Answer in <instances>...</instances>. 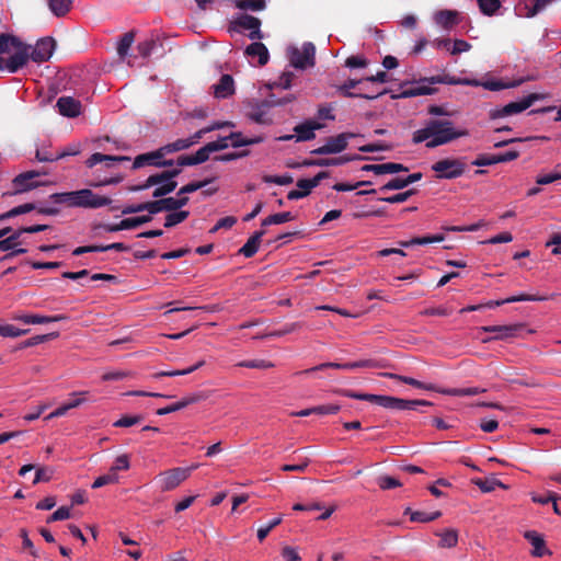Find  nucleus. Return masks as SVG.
I'll return each mask as SVG.
<instances>
[{
    "instance_id": "obj_1",
    "label": "nucleus",
    "mask_w": 561,
    "mask_h": 561,
    "mask_svg": "<svg viewBox=\"0 0 561 561\" xmlns=\"http://www.w3.org/2000/svg\"><path fill=\"white\" fill-rule=\"evenodd\" d=\"M469 135L467 129L457 130L449 119H430L425 126L412 135L414 145L425 141V147L433 149Z\"/></svg>"
},
{
    "instance_id": "obj_2",
    "label": "nucleus",
    "mask_w": 561,
    "mask_h": 561,
    "mask_svg": "<svg viewBox=\"0 0 561 561\" xmlns=\"http://www.w3.org/2000/svg\"><path fill=\"white\" fill-rule=\"evenodd\" d=\"M467 170L466 158H445L432 164V171L438 180H454Z\"/></svg>"
},
{
    "instance_id": "obj_3",
    "label": "nucleus",
    "mask_w": 561,
    "mask_h": 561,
    "mask_svg": "<svg viewBox=\"0 0 561 561\" xmlns=\"http://www.w3.org/2000/svg\"><path fill=\"white\" fill-rule=\"evenodd\" d=\"M290 65L296 69L313 67L316 62V47L311 42L302 44L301 48L291 47L288 50Z\"/></svg>"
},
{
    "instance_id": "obj_4",
    "label": "nucleus",
    "mask_w": 561,
    "mask_h": 561,
    "mask_svg": "<svg viewBox=\"0 0 561 561\" xmlns=\"http://www.w3.org/2000/svg\"><path fill=\"white\" fill-rule=\"evenodd\" d=\"M541 99H543L542 94L530 93L520 101L511 102L502 107L491 110L490 118L495 119V118H500V117L518 114V113L529 108L534 104V102L539 101Z\"/></svg>"
},
{
    "instance_id": "obj_5",
    "label": "nucleus",
    "mask_w": 561,
    "mask_h": 561,
    "mask_svg": "<svg viewBox=\"0 0 561 561\" xmlns=\"http://www.w3.org/2000/svg\"><path fill=\"white\" fill-rule=\"evenodd\" d=\"M376 404L396 411H414L417 407H431L432 402L426 400H408L391 396L377 394Z\"/></svg>"
},
{
    "instance_id": "obj_6",
    "label": "nucleus",
    "mask_w": 561,
    "mask_h": 561,
    "mask_svg": "<svg viewBox=\"0 0 561 561\" xmlns=\"http://www.w3.org/2000/svg\"><path fill=\"white\" fill-rule=\"evenodd\" d=\"M260 27V19L249 14H240L230 23L229 31L241 33L243 30H250L249 38L254 41L263 38Z\"/></svg>"
},
{
    "instance_id": "obj_7",
    "label": "nucleus",
    "mask_w": 561,
    "mask_h": 561,
    "mask_svg": "<svg viewBox=\"0 0 561 561\" xmlns=\"http://www.w3.org/2000/svg\"><path fill=\"white\" fill-rule=\"evenodd\" d=\"M355 136L354 133H342L336 136L328 137L323 146L311 150V154L323 156L340 153L347 148L348 140Z\"/></svg>"
},
{
    "instance_id": "obj_8",
    "label": "nucleus",
    "mask_w": 561,
    "mask_h": 561,
    "mask_svg": "<svg viewBox=\"0 0 561 561\" xmlns=\"http://www.w3.org/2000/svg\"><path fill=\"white\" fill-rule=\"evenodd\" d=\"M190 468H173L161 472L157 477V483L159 484L161 491H171L179 486L183 481H185L190 476Z\"/></svg>"
},
{
    "instance_id": "obj_9",
    "label": "nucleus",
    "mask_w": 561,
    "mask_h": 561,
    "mask_svg": "<svg viewBox=\"0 0 561 561\" xmlns=\"http://www.w3.org/2000/svg\"><path fill=\"white\" fill-rule=\"evenodd\" d=\"M378 367H380V364H379V362H377L375 359H362V360L345 363V364L323 363V364L317 365L312 368L305 369V370L300 371L299 374H310L312 371L324 370L327 368L350 370V369H356V368H378Z\"/></svg>"
},
{
    "instance_id": "obj_10",
    "label": "nucleus",
    "mask_w": 561,
    "mask_h": 561,
    "mask_svg": "<svg viewBox=\"0 0 561 561\" xmlns=\"http://www.w3.org/2000/svg\"><path fill=\"white\" fill-rule=\"evenodd\" d=\"M77 193V207L95 209L112 203L110 197L98 195L89 188L79 190Z\"/></svg>"
},
{
    "instance_id": "obj_11",
    "label": "nucleus",
    "mask_w": 561,
    "mask_h": 561,
    "mask_svg": "<svg viewBox=\"0 0 561 561\" xmlns=\"http://www.w3.org/2000/svg\"><path fill=\"white\" fill-rule=\"evenodd\" d=\"M368 157H363L359 154H346L336 158H319V159H306L304 160L300 165L302 167H336V165H343L350 161L354 160H368Z\"/></svg>"
},
{
    "instance_id": "obj_12",
    "label": "nucleus",
    "mask_w": 561,
    "mask_h": 561,
    "mask_svg": "<svg viewBox=\"0 0 561 561\" xmlns=\"http://www.w3.org/2000/svg\"><path fill=\"white\" fill-rule=\"evenodd\" d=\"M181 172H182L181 168L178 167L174 169L164 170L160 173L151 174L150 176L147 178V180L142 184L131 186L129 188V191H131V192L145 191L151 186L158 185L159 183H161L164 180L174 181V179L176 176H179L181 174Z\"/></svg>"
},
{
    "instance_id": "obj_13",
    "label": "nucleus",
    "mask_w": 561,
    "mask_h": 561,
    "mask_svg": "<svg viewBox=\"0 0 561 561\" xmlns=\"http://www.w3.org/2000/svg\"><path fill=\"white\" fill-rule=\"evenodd\" d=\"M13 48H15L16 51L3 62V68H5L11 73L16 72L19 69L25 66L27 60L31 58V47L23 44L22 42L20 46H14Z\"/></svg>"
},
{
    "instance_id": "obj_14",
    "label": "nucleus",
    "mask_w": 561,
    "mask_h": 561,
    "mask_svg": "<svg viewBox=\"0 0 561 561\" xmlns=\"http://www.w3.org/2000/svg\"><path fill=\"white\" fill-rule=\"evenodd\" d=\"M519 157L518 150H508L497 154H480L472 161L473 165L486 167L516 160Z\"/></svg>"
},
{
    "instance_id": "obj_15",
    "label": "nucleus",
    "mask_w": 561,
    "mask_h": 561,
    "mask_svg": "<svg viewBox=\"0 0 561 561\" xmlns=\"http://www.w3.org/2000/svg\"><path fill=\"white\" fill-rule=\"evenodd\" d=\"M55 45L56 42L51 37L41 38L30 53L31 59L38 64L47 61L54 53Z\"/></svg>"
},
{
    "instance_id": "obj_16",
    "label": "nucleus",
    "mask_w": 561,
    "mask_h": 561,
    "mask_svg": "<svg viewBox=\"0 0 561 561\" xmlns=\"http://www.w3.org/2000/svg\"><path fill=\"white\" fill-rule=\"evenodd\" d=\"M524 329V324L515 323L510 325H486L482 327L481 330L488 333H495L491 339L484 340V342L491 340H507L516 336L517 332Z\"/></svg>"
},
{
    "instance_id": "obj_17",
    "label": "nucleus",
    "mask_w": 561,
    "mask_h": 561,
    "mask_svg": "<svg viewBox=\"0 0 561 561\" xmlns=\"http://www.w3.org/2000/svg\"><path fill=\"white\" fill-rule=\"evenodd\" d=\"M324 125L313 119H307L294 127L296 141H309L316 138V130L322 129Z\"/></svg>"
},
{
    "instance_id": "obj_18",
    "label": "nucleus",
    "mask_w": 561,
    "mask_h": 561,
    "mask_svg": "<svg viewBox=\"0 0 561 561\" xmlns=\"http://www.w3.org/2000/svg\"><path fill=\"white\" fill-rule=\"evenodd\" d=\"M46 174V171H26L16 175L13 180V184L16 188V192H27L37 187L39 183L34 182L33 180L37 176Z\"/></svg>"
},
{
    "instance_id": "obj_19",
    "label": "nucleus",
    "mask_w": 561,
    "mask_h": 561,
    "mask_svg": "<svg viewBox=\"0 0 561 561\" xmlns=\"http://www.w3.org/2000/svg\"><path fill=\"white\" fill-rule=\"evenodd\" d=\"M56 106L58 112L66 117H77L81 114V102L72 96H61Z\"/></svg>"
},
{
    "instance_id": "obj_20",
    "label": "nucleus",
    "mask_w": 561,
    "mask_h": 561,
    "mask_svg": "<svg viewBox=\"0 0 561 561\" xmlns=\"http://www.w3.org/2000/svg\"><path fill=\"white\" fill-rule=\"evenodd\" d=\"M408 170V167H405L404 164L396 162H387L382 164H365L362 167V171L373 172L377 175L407 172Z\"/></svg>"
},
{
    "instance_id": "obj_21",
    "label": "nucleus",
    "mask_w": 561,
    "mask_h": 561,
    "mask_svg": "<svg viewBox=\"0 0 561 561\" xmlns=\"http://www.w3.org/2000/svg\"><path fill=\"white\" fill-rule=\"evenodd\" d=\"M524 537L531 543L533 550L531 556L541 558L546 554H551V551L547 549L543 537L536 530H527Z\"/></svg>"
},
{
    "instance_id": "obj_22",
    "label": "nucleus",
    "mask_w": 561,
    "mask_h": 561,
    "mask_svg": "<svg viewBox=\"0 0 561 561\" xmlns=\"http://www.w3.org/2000/svg\"><path fill=\"white\" fill-rule=\"evenodd\" d=\"M162 158H164V154H163L161 148H158L157 150H153L150 152L138 154L134 159L133 169L136 170V169H140L142 167H146V165H151V167L158 168L159 161Z\"/></svg>"
},
{
    "instance_id": "obj_23",
    "label": "nucleus",
    "mask_w": 561,
    "mask_h": 561,
    "mask_svg": "<svg viewBox=\"0 0 561 561\" xmlns=\"http://www.w3.org/2000/svg\"><path fill=\"white\" fill-rule=\"evenodd\" d=\"M364 79L356 80V79H348L345 81L341 87H339V91L345 96V98H362L366 100H374L385 93H387V90L377 92L376 94H365V93H354L351 92V89H354L356 85L360 84Z\"/></svg>"
},
{
    "instance_id": "obj_24",
    "label": "nucleus",
    "mask_w": 561,
    "mask_h": 561,
    "mask_svg": "<svg viewBox=\"0 0 561 561\" xmlns=\"http://www.w3.org/2000/svg\"><path fill=\"white\" fill-rule=\"evenodd\" d=\"M549 299V297L547 296H536V295H527V294H520V295H517V296H512V297H508L506 299H503V300H491V301H488L485 304H481L482 305V309H485V308H494V307H499V306H502L504 304H512V302H518V301H545Z\"/></svg>"
},
{
    "instance_id": "obj_25",
    "label": "nucleus",
    "mask_w": 561,
    "mask_h": 561,
    "mask_svg": "<svg viewBox=\"0 0 561 561\" xmlns=\"http://www.w3.org/2000/svg\"><path fill=\"white\" fill-rule=\"evenodd\" d=\"M214 95L217 99H227L234 94V81L232 76L222 75L214 87Z\"/></svg>"
},
{
    "instance_id": "obj_26",
    "label": "nucleus",
    "mask_w": 561,
    "mask_h": 561,
    "mask_svg": "<svg viewBox=\"0 0 561 561\" xmlns=\"http://www.w3.org/2000/svg\"><path fill=\"white\" fill-rule=\"evenodd\" d=\"M14 320L21 321L26 324H43L49 322H57L66 320L67 317L65 314L57 316H42V314H16L13 318Z\"/></svg>"
},
{
    "instance_id": "obj_27",
    "label": "nucleus",
    "mask_w": 561,
    "mask_h": 561,
    "mask_svg": "<svg viewBox=\"0 0 561 561\" xmlns=\"http://www.w3.org/2000/svg\"><path fill=\"white\" fill-rule=\"evenodd\" d=\"M248 57H257L259 66H265L268 62L270 54L266 46L261 42L251 43L244 50Z\"/></svg>"
},
{
    "instance_id": "obj_28",
    "label": "nucleus",
    "mask_w": 561,
    "mask_h": 561,
    "mask_svg": "<svg viewBox=\"0 0 561 561\" xmlns=\"http://www.w3.org/2000/svg\"><path fill=\"white\" fill-rule=\"evenodd\" d=\"M424 79L421 80L416 85L404 88L398 95H393L392 98H401V99H408V98H414L419 95H431L435 92L434 88H431L428 85L424 84Z\"/></svg>"
},
{
    "instance_id": "obj_29",
    "label": "nucleus",
    "mask_w": 561,
    "mask_h": 561,
    "mask_svg": "<svg viewBox=\"0 0 561 561\" xmlns=\"http://www.w3.org/2000/svg\"><path fill=\"white\" fill-rule=\"evenodd\" d=\"M128 160H130V158L125 156H110L95 152L85 161V164L88 168H93L98 163L105 162L106 167H112L115 162Z\"/></svg>"
},
{
    "instance_id": "obj_30",
    "label": "nucleus",
    "mask_w": 561,
    "mask_h": 561,
    "mask_svg": "<svg viewBox=\"0 0 561 561\" xmlns=\"http://www.w3.org/2000/svg\"><path fill=\"white\" fill-rule=\"evenodd\" d=\"M264 234L265 230L255 231L239 250V253L245 257L254 256L259 250L261 239Z\"/></svg>"
},
{
    "instance_id": "obj_31",
    "label": "nucleus",
    "mask_w": 561,
    "mask_h": 561,
    "mask_svg": "<svg viewBox=\"0 0 561 561\" xmlns=\"http://www.w3.org/2000/svg\"><path fill=\"white\" fill-rule=\"evenodd\" d=\"M382 376L390 378V379L399 380L403 383L413 386L419 389L438 391V392L440 391L433 383H424V382L419 381L412 377H407V376H402V375H398V374H393V373H385V374H382Z\"/></svg>"
},
{
    "instance_id": "obj_32",
    "label": "nucleus",
    "mask_w": 561,
    "mask_h": 561,
    "mask_svg": "<svg viewBox=\"0 0 561 561\" xmlns=\"http://www.w3.org/2000/svg\"><path fill=\"white\" fill-rule=\"evenodd\" d=\"M435 22L444 28H451L458 24V12L453 10H440L435 13Z\"/></svg>"
},
{
    "instance_id": "obj_33",
    "label": "nucleus",
    "mask_w": 561,
    "mask_h": 561,
    "mask_svg": "<svg viewBox=\"0 0 561 561\" xmlns=\"http://www.w3.org/2000/svg\"><path fill=\"white\" fill-rule=\"evenodd\" d=\"M404 515L410 516V520L414 523H430L436 520L442 516L440 511H435L433 513H425L422 511H412L410 507L404 510Z\"/></svg>"
},
{
    "instance_id": "obj_34",
    "label": "nucleus",
    "mask_w": 561,
    "mask_h": 561,
    "mask_svg": "<svg viewBox=\"0 0 561 561\" xmlns=\"http://www.w3.org/2000/svg\"><path fill=\"white\" fill-rule=\"evenodd\" d=\"M435 535L440 537L438 542V547L440 548H454L458 543V531L454 528L436 531Z\"/></svg>"
},
{
    "instance_id": "obj_35",
    "label": "nucleus",
    "mask_w": 561,
    "mask_h": 561,
    "mask_svg": "<svg viewBox=\"0 0 561 561\" xmlns=\"http://www.w3.org/2000/svg\"><path fill=\"white\" fill-rule=\"evenodd\" d=\"M161 211H173L171 197H160L148 202V213L150 216Z\"/></svg>"
},
{
    "instance_id": "obj_36",
    "label": "nucleus",
    "mask_w": 561,
    "mask_h": 561,
    "mask_svg": "<svg viewBox=\"0 0 561 561\" xmlns=\"http://www.w3.org/2000/svg\"><path fill=\"white\" fill-rule=\"evenodd\" d=\"M77 191L54 193L49 199L55 204H66L69 207H77Z\"/></svg>"
},
{
    "instance_id": "obj_37",
    "label": "nucleus",
    "mask_w": 561,
    "mask_h": 561,
    "mask_svg": "<svg viewBox=\"0 0 561 561\" xmlns=\"http://www.w3.org/2000/svg\"><path fill=\"white\" fill-rule=\"evenodd\" d=\"M424 81H428V83H448V84H467V85H478L479 81L474 79H455L443 76H436L431 78H425Z\"/></svg>"
},
{
    "instance_id": "obj_38",
    "label": "nucleus",
    "mask_w": 561,
    "mask_h": 561,
    "mask_svg": "<svg viewBox=\"0 0 561 561\" xmlns=\"http://www.w3.org/2000/svg\"><path fill=\"white\" fill-rule=\"evenodd\" d=\"M50 11L58 18L65 16L71 9L72 0H47Z\"/></svg>"
},
{
    "instance_id": "obj_39",
    "label": "nucleus",
    "mask_w": 561,
    "mask_h": 561,
    "mask_svg": "<svg viewBox=\"0 0 561 561\" xmlns=\"http://www.w3.org/2000/svg\"><path fill=\"white\" fill-rule=\"evenodd\" d=\"M519 81H512V82H503L502 80H486L484 82H480L478 85H482L484 89L490 91H500L503 89L514 88L520 84Z\"/></svg>"
},
{
    "instance_id": "obj_40",
    "label": "nucleus",
    "mask_w": 561,
    "mask_h": 561,
    "mask_svg": "<svg viewBox=\"0 0 561 561\" xmlns=\"http://www.w3.org/2000/svg\"><path fill=\"white\" fill-rule=\"evenodd\" d=\"M228 137H229V140L232 141L231 146L234 148L259 144L263 140L262 137H254V138L243 137L241 133H231Z\"/></svg>"
},
{
    "instance_id": "obj_41",
    "label": "nucleus",
    "mask_w": 561,
    "mask_h": 561,
    "mask_svg": "<svg viewBox=\"0 0 561 561\" xmlns=\"http://www.w3.org/2000/svg\"><path fill=\"white\" fill-rule=\"evenodd\" d=\"M472 482L482 491V492H492L495 490L496 486H503V483L495 479V478H486V479H481V478H477V479H473Z\"/></svg>"
},
{
    "instance_id": "obj_42",
    "label": "nucleus",
    "mask_w": 561,
    "mask_h": 561,
    "mask_svg": "<svg viewBox=\"0 0 561 561\" xmlns=\"http://www.w3.org/2000/svg\"><path fill=\"white\" fill-rule=\"evenodd\" d=\"M156 186L157 187L153 190L152 196L154 198H160V197H164L168 194L172 193L176 188L178 182L164 180Z\"/></svg>"
},
{
    "instance_id": "obj_43",
    "label": "nucleus",
    "mask_w": 561,
    "mask_h": 561,
    "mask_svg": "<svg viewBox=\"0 0 561 561\" xmlns=\"http://www.w3.org/2000/svg\"><path fill=\"white\" fill-rule=\"evenodd\" d=\"M191 146H192V141H188L186 139H178L175 141L167 144L160 148L165 157L167 154L188 149Z\"/></svg>"
},
{
    "instance_id": "obj_44",
    "label": "nucleus",
    "mask_w": 561,
    "mask_h": 561,
    "mask_svg": "<svg viewBox=\"0 0 561 561\" xmlns=\"http://www.w3.org/2000/svg\"><path fill=\"white\" fill-rule=\"evenodd\" d=\"M188 216H190V213L187 210L170 211V214H168L165 216L164 227L165 228L174 227L178 224L183 222Z\"/></svg>"
},
{
    "instance_id": "obj_45",
    "label": "nucleus",
    "mask_w": 561,
    "mask_h": 561,
    "mask_svg": "<svg viewBox=\"0 0 561 561\" xmlns=\"http://www.w3.org/2000/svg\"><path fill=\"white\" fill-rule=\"evenodd\" d=\"M484 389H480L478 387H470V388H454V389H447V390H440V393L448 394V396H456V397H469V396H476L481 392H483Z\"/></svg>"
},
{
    "instance_id": "obj_46",
    "label": "nucleus",
    "mask_w": 561,
    "mask_h": 561,
    "mask_svg": "<svg viewBox=\"0 0 561 561\" xmlns=\"http://www.w3.org/2000/svg\"><path fill=\"white\" fill-rule=\"evenodd\" d=\"M265 5L264 0H236V7L244 11H261Z\"/></svg>"
},
{
    "instance_id": "obj_47",
    "label": "nucleus",
    "mask_w": 561,
    "mask_h": 561,
    "mask_svg": "<svg viewBox=\"0 0 561 561\" xmlns=\"http://www.w3.org/2000/svg\"><path fill=\"white\" fill-rule=\"evenodd\" d=\"M20 45L21 41L18 37L5 33L0 34V54H8L10 47Z\"/></svg>"
},
{
    "instance_id": "obj_48",
    "label": "nucleus",
    "mask_w": 561,
    "mask_h": 561,
    "mask_svg": "<svg viewBox=\"0 0 561 561\" xmlns=\"http://www.w3.org/2000/svg\"><path fill=\"white\" fill-rule=\"evenodd\" d=\"M133 43H134V33L133 32H127L121 37L118 45H117V54L119 55L121 58L126 57Z\"/></svg>"
},
{
    "instance_id": "obj_49",
    "label": "nucleus",
    "mask_w": 561,
    "mask_h": 561,
    "mask_svg": "<svg viewBox=\"0 0 561 561\" xmlns=\"http://www.w3.org/2000/svg\"><path fill=\"white\" fill-rule=\"evenodd\" d=\"M205 365V360H199L197 362L195 365L188 367V368H185V369H178V370H169V371H160L156 375V377H175V376H184V375H188L193 371H195L196 369L201 368L202 366Z\"/></svg>"
},
{
    "instance_id": "obj_50",
    "label": "nucleus",
    "mask_w": 561,
    "mask_h": 561,
    "mask_svg": "<svg viewBox=\"0 0 561 561\" xmlns=\"http://www.w3.org/2000/svg\"><path fill=\"white\" fill-rule=\"evenodd\" d=\"M24 232L21 231V228L14 231L12 234H10L8 238L0 240V251H10L13 250L18 244L19 238Z\"/></svg>"
},
{
    "instance_id": "obj_51",
    "label": "nucleus",
    "mask_w": 561,
    "mask_h": 561,
    "mask_svg": "<svg viewBox=\"0 0 561 561\" xmlns=\"http://www.w3.org/2000/svg\"><path fill=\"white\" fill-rule=\"evenodd\" d=\"M213 180L211 179H206V180H203V181H197V182H191L184 186H182L179 191H178V196H181V195H185L186 194H191V193H194L203 187H205L206 185H208Z\"/></svg>"
},
{
    "instance_id": "obj_52",
    "label": "nucleus",
    "mask_w": 561,
    "mask_h": 561,
    "mask_svg": "<svg viewBox=\"0 0 561 561\" xmlns=\"http://www.w3.org/2000/svg\"><path fill=\"white\" fill-rule=\"evenodd\" d=\"M239 367L255 368V369H268L273 368L274 364L265 359H251L242 360L237 364Z\"/></svg>"
},
{
    "instance_id": "obj_53",
    "label": "nucleus",
    "mask_w": 561,
    "mask_h": 561,
    "mask_svg": "<svg viewBox=\"0 0 561 561\" xmlns=\"http://www.w3.org/2000/svg\"><path fill=\"white\" fill-rule=\"evenodd\" d=\"M481 12L485 15H493L501 7L500 0H477Z\"/></svg>"
},
{
    "instance_id": "obj_54",
    "label": "nucleus",
    "mask_w": 561,
    "mask_h": 561,
    "mask_svg": "<svg viewBox=\"0 0 561 561\" xmlns=\"http://www.w3.org/2000/svg\"><path fill=\"white\" fill-rule=\"evenodd\" d=\"M118 482V474L115 472H112L111 470L103 476H100L96 478L92 484L93 489H98L107 484H114Z\"/></svg>"
},
{
    "instance_id": "obj_55",
    "label": "nucleus",
    "mask_w": 561,
    "mask_h": 561,
    "mask_svg": "<svg viewBox=\"0 0 561 561\" xmlns=\"http://www.w3.org/2000/svg\"><path fill=\"white\" fill-rule=\"evenodd\" d=\"M377 484L381 490H391L402 485L397 478L386 474L377 478Z\"/></svg>"
},
{
    "instance_id": "obj_56",
    "label": "nucleus",
    "mask_w": 561,
    "mask_h": 561,
    "mask_svg": "<svg viewBox=\"0 0 561 561\" xmlns=\"http://www.w3.org/2000/svg\"><path fill=\"white\" fill-rule=\"evenodd\" d=\"M282 516H277L273 518L267 525L260 527L257 529L259 541L262 542L268 536V534L282 523Z\"/></svg>"
},
{
    "instance_id": "obj_57",
    "label": "nucleus",
    "mask_w": 561,
    "mask_h": 561,
    "mask_svg": "<svg viewBox=\"0 0 561 561\" xmlns=\"http://www.w3.org/2000/svg\"><path fill=\"white\" fill-rule=\"evenodd\" d=\"M485 226V222L483 220H480L476 224H472V225H468V226H445L443 227V229L445 231H453V232H467V231H477L479 230L480 228L484 227Z\"/></svg>"
},
{
    "instance_id": "obj_58",
    "label": "nucleus",
    "mask_w": 561,
    "mask_h": 561,
    "mask_svg": "<svg viewBox=\"0 0 561 561\" xmlns=\"http://www.w3.org/2000/svg\"><path fill=\"white\" fill-rule=\"evenodd\" d=\"M414 193H415V190L412 188V190H409V191H405L402 193L394 194L392 196L381 197V198H379V201L386 202L389 204H399V203H403V202L408 201Z\"/></svg>"
},
{
    "instance_id": "obj_59",
    "label": "nucleus",
    "mask_w": 561,
    "mask_h": 561,
    "mask_svg": "<svg viewBox=\"0 0 561 561\" xmlns=\"http://www.w3.org/2000/svg\"><path fill=\"white\" fill-rule=\"evenodd\" d=\"M151 219L152 218L150 215L125 218V219H123V226H125L126 229H134L136 227H139L144 224L151 221Z\"/></svg>"
},
{
    "instance_id": "obj_60",
    "label": "nucleus",
    "mask_w": 561,
    "mask_h": 561,
    "mask_svg": "<svg viewBox=\"0 0 561 561\" xmlns=\"http://www.w3.org/2000/svg\"><path fill=\"white\" fill-rule=\"evenodd\" d=\"M57 336H58L57 332L49 333V334H43V335H35V336H32V337L27 339L26 341H24L22 346L23 347L35 346V345H37L39 343L47 342V341H49L51 339H55Z\"/></svg>"
},
{
    "instance_id": "obj_61",
    "label": "nucleus",
    "mask_w": 561,
    "mask_h": 561,
    "mask_svg": "<svg viewBox=\"0 0 561 561\" xmlns=\"http://www.w3.org/2000/svg\"><path fill=\"white\" fill-rule=\"evenodd\" d=\"M144 417L141 415H123L114 423L116 427H129L139 424Z\"/></svg>"
},
{
    "instance_id": "obj_62",
    "label": "nucleus",
    "mask_w": 561,
    "mask_h": 561,
    "mask_svg": "<svg viewBox=\"0 0 561 561\" xmlns=\"http://www.w3.org/2000/svg\"><path fill=\"white\" fill-rule=\"evenodd\" d=\"M445 240L444 234H434V236H424V237H415L411 239L410 243H415V245H426L430 243L442 242Z\"/></svg>"
},
{
    "instance_id": "obj_63",
    "label": "nucleus",
    "mask_w": 561,
    "mask_h": 561,
    "mask_svg": "<svg viewBox=\"0 0 561 561\" xmlns=\"http://www.w3.org/2000/svg\"><path fill=\"white\" fill-rule=\"evenodd\" d=\"M26 330H21L12 324L0 325V335L8 337H18L25 334Z\"/></svg>"
},
{
    "instance_id": "obj_64",
    "label": "nucleus",
    "mask_w": 561,
    "mask_h": 561,
    "mask_svg": "<svg viewBox=\"0 0 561 561\" xmlns=\"http://www.w3.org/2000/svg\"><path fill=\"white\" fill-rule=\"evenodd\" d=\"M407 187V182L404 178H394L390 180L388 183L382 185L379 191L380 192H387V191H394V190H402Z\"/></svg>"
}]
</instances>
